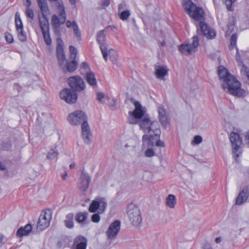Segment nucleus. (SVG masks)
I'll return each instance as SVG.
<instances>
[{"label": "nucleus", "mask_w": 249, "mask_h": 249, "mask_svg": "<svg viewBox=\"0 0 249 249\" xmlns=\"http://www.w3.org/2000/svg\"><path fill=\"white\" fill-rule=\"evenodd\" d=\"M97 41L100 45V48L105 61L107 60V44L106 42V36L105 30H102L98 32L96 35Z\"/></svg>", "instance_id": "9b49d317"}, {"label": "nucleus", "mask_w": 249, "mask_h": 249, "mask_svg": "<svg viewBox=\"0 0 249 249\" xmlns=\"http://www.w3.org/2000/svg\"><path fill=\"white\" fill-rule=\"evenodd\" d=\"M77 94L71 89L64 88L60 92V97L68 104H74L77 99Z\"/></svg>", "instance_id": "f8f14e48"}, {"label": "nucleus", "mask_w": 249, "mask_h": 249, "mask_svg": "<svg viewBox=\"0 0 249 249\" xmlns=\"http://www.w3.org/2000/svg\"><path fill=\"white\" fill-rule=\"evenodd\" d=\"M56 43L57 46L56 50L64 49V43L62 39L60 37H58L56 39Z\"/></svg>", "instance_id": "c03bdc74"}, {"label": "nucleus", "mask_w": 249, "mask_h": 249, "mask_svg": "<svg viewBox=\"0 0 249 249\" xmlns=\"http://www.w3.org/2000/svg\"><path fill=\"white\" fill-rule=\"evenodd\" d=\"M229 30L227 31V34H229V32L230 30H232L233 29V25H228ZM231 32V31H230L229 32V34H230Z\"/></svg>", "instance_id": "e2e57ef3"}, {"label": "nucleus", "mask_w": 249, "mask_h": 249, "mask_svg": "<svg viewBox=\"0 0 249 249\" xmlns=\"http://www.w3.org/2000/svg\"><path fill=\"white\" fill-rule=\"evenodd\" d=\"M145 156L146 157H152L155 155L154 151L151 148H148L145 151Z\"/></svg>", "instance_id": "49530a36"}, {"label": "nucleus", "mask_w": 249, "mask_h": 249, "mask_svg": "<svg viewBox=\"0 0 249 249\" xmlns=\"http://www.w3.org/2000/svg\"><path fill=\"white\" fill-rule=\"evenodd\" d=\"M88 218V213L80 212L77 213L75 217V219L79 224H84Z\"/></svg>", "instance_id": "c756f323"}, {"label": "nucleus", "mask_w": 249, "mask_h": 249, "mask_svg": "<svg viewBox=\"0 0 249 249\" xmlns=\"http://www.w3.org/2000/svg\"><path fill=\"white\" fill-rule=\"evenodd\" d=\"M155 74L157 78L163 79V77L167 74V70L163 67H155Z\"/></svg>", "instance_id": "c85d7f7f"}, {"label": "nucleus", "mask_w": 249, "mask_h": 249, "mask_svg": "<svg viewBox=\"0 0 249 249\" xmlns=\"http://www.w3.org/2000/svg\"><path fill=\"white\" fill-rule=\"evenodd\" d=\"M74 215L72 213L68 214L66 216V219L64 220L65 226L69 229H72L74 227L73 222Z\"/></svg>", "instance_id": "bb28decb"}, {"label": "nucleus", "mask_w": 249, "mask_h": 249, "mask_svg": "<svg viewBox=\"0 0 249 249\" xmlns=\"http://www.w3.org/2000/svg\"><path fill=\"white\" fill-rule=\"evenodd\" d=\"M236 1V0H225V4L226 6L227 10L229 11H233L234 9L232 7V4Z\"/></svg>", "instance_id": "58836bf2"}, {"label": "nucleus", "mask_w": 249, "mask_h": 249, "mask_svg": "<svg viewBox=\"0 0 249 249\" xmlns=\"http://www.w3.org/2000/svg\"><path fill=\"white\" fill-rule=\"evenodd\" d=\"M96 200L98 201V202L100 204L99 208H100V210L104 211L105 209H106L107 206L106 199L105 198L98 197L96 198Z\"/></svg>", "instance_id": "72a5a7b5"}, {"label": "nucleus", "mask_w": 249, "mask_h": 249, "mask_svg": "<svg viewBox=\"0 0 249 249\" xmlns=\"http://www.w3.org/2000/svg\"><path fill=\"white\" fill-rule=\"evenodd\" d=\"M15 24L18 39L22 42L25 41L27 39L26 35L23 31L22 22L19 14L18 12L15 14Z\"/></svg>", "instance_id": "2eb2a0df"}, {"label": "nucleus", "mask_w": 249, "mask_h": 249, "mask_svg": "<svg viewBox=\"0 0 249 249\" xmlns=\"http://www.w3.org/2000/svg\"><path fill=\"white\" fill-rule=\"evenodd\" d=\"M218 75L220 79L224 80V83L222 85L224 89H227L230 94L239 98L245 96V91L241 89L240 82L230 74L226 69L219 67Z\"/></svg>", "instance_id": "f03ea898"}, {"label": "nucleus", "mask_w": 249, "mask_h": 249, "mask_svg": "<svg viewBox=\"0 0 249 249\" xmlns=\"http://www.w3.org/2000/svg\"><path fill=\"white\" fill-rule=\"evenodd\" d=\"M37 4L40 8L42 18L47 17V15L50 14V10L47 1L37 3Z\"/></svg>", "instance_id": "393cba45"}, {"label": "nucleus", "mask_w": 249, "mask_h": 249, "mask_svg": "<svg viewBox=\"0 0 249 249\" xmlns=\"http://www.w3.org/2000/svg\"><path fill=\"white\" fill-rule=\"evenodd\" d=\"M67 176V173L65 172L64 174L62 175V178L63 179H65Z\"/></svg>", "instance_id": "338daca9"}, {"label": "nucleus", "mask_w": 249, "mask_h": 249, "mask_svg": "<svg viewBox=\"0 0 249 249\" xmlns=\"http://www.w3.org/2000/svg\"><path fill=\"white\" fill-rule=\"evenodd\" d=\"M90 181L91 177L88 173L83 170L78 179V188L83 192L86 191L89 188Z\"/></svg>", "instance_id": "f3484780"}, {"label": "nucleus", "mask_w": 249, "mask_h": 249, "mask_svg": "<svg viewBox=\"0 0 249 249\" xmlns=\"http://www.w3.org/2000/svg\"><path fill=\"white\" fill-rule=\"evenodd\" d=\"M135 109L133 111H129L130 116L128 118V122L130 124H136L140 123L141 119L144 115V112L141 104L138 101L134 103Z\"/></svg>", "instance_id": "39448f33"}, {"label": "nucleus", "mask_w": 249, "mask_h": 249, "mask_svg": "<svg viewBox=\"0 0 249 249\" xmlns=\"http://www.w3.org/2000/svg\"><path fill=\"white\" fill-rule=\"evenodd\" d=\"M127 214L129 221L135 227H139L142 222L141 213L139 207L133 203L127 207Z\"/></svg>", "instance_id": "20e7f679"}, {"label": "nucleus", "mask_w": 249, "mask_h": 249, "mask_svg": "<svg viewBox=\"0 0 249 249\" xmlns=\"http://www.w3.org/2000/svg\"><path fill=\"white\" fill-rule=\"evenodd\" d=\"M156 146L163 147L165 146L164 143L163 141H160V139L157 140L155 144Z\"/></svg>", "instance_id": "603ef678"}, {"label": "nucleus", "mask_w": 249, "mask_h": 249, "mask_svg": "<svg viewBox=\"0 0 249 249\" xmlns=\"http://www.w3.org/2000/svg\"><path fill=\"white\" fill-rule=\"evenodd\" d=\"M110 4L109 0H103L102 5L105 6H108Z\"/></svg>", "instance_id": "bf43d9fd"}, {"label": "nucleus", "mask_w": 249, "mask_h": 249, "mask_svg": "<svg viewBox=\"0 0 249 249\" xmlns=\"http://www.w3.org/2000/svg\"><path fill=\"white\" fill-rule=\"evenodd\" d=\"M112 101H113V103L111 104H109V107H110V108L111 109L113 110V109H115L116 108L117 103H116V100L114 99H113Z\"/></svg>", "instance_id": "5fc2aeb1"}, {"label": "nucleus", "mask_w": 249, "mask_h": 249, "mask_svg": "<svg viewBox=\"0 0 249 249\" xmlns=\"http://www.w3.org/2000/svg\"><path fill=\"white\" fill-rule=\"evenodd\" d=\"M121 229V222L116 220L113 221L108 228L106 234L109 239L116 238Z\"/></svg>", "instance_id": "dca6fc26"}, {"label": "nucleus", "mask_w": 249, "mask_h": 249, "mask_svg": "<svg viewBox=\"0 0 249 249\" xmlns=\"http://www.w3.org/2000/svg\"><path fill=\"white\" fill-rule=\"evenodd\" d=\"M107 56H109V58L112 63H115L118 58L117 52L113 49H109L107 47Z\"/></svg>", "instance_id": "7c9ffc66"}, {"label": "nucleus", "mask_w": 249, "mask_h": 249, "mask_svg": "<svg viewBox=\"0 0 249 249\" xmlns=\"http://www.w3.org/2000/svg\"><path fill=\"white\" fill-rule=\"evenodd\" d=\"M221 240H222L221 238L220 237H217L215 238V242L216 243H219L221 241Z\"/></svg>", "instance_id": "69168bd1"}, {"label": "nucleus", "mask_w": 249, "mask_h": 249, "mask_svg": "<svg viewBox=\"0 0 249 249\" xmlns=\"http://www.w3.org/2000/svg\"><path fill=\"white\" fill-rule=\"evenodd\" d=\"M70 62L66 61V63L63 64V66L60 67V69L62 70L64 73L68 72L71 73L74 71L77 68L78 64L75 60V59H71Z\"/></svg>", "instance_id": "aec40b11"}, {"label": "nucleus", "mask_w": 249, "mask_h": 249, "mask_svg": "<svg viewBox=\"0 0 249 249\" xmlns=\"http://www.w3.org/2000/svg\"><path fill=\"white\" fill-rule=\"evenodd\" d=\"M236 60L238 63H241L243 65L244 64L242 60H241V56H240V54H239L238 49H237V52H236Z\"/></svg>", "instance_id": "864d4df0"}, {"label": "nucleus", "mask_w": 249, "mask_h": 249, "mask_svg": "<svg viewBox=\"0 0 249 249\" xmlns=\"http://www.w3.org/2000/svg\"><path fill=\"white\" fill-rule=\"evenodd\" d=\"M153 132L154 133L153 135L145 134L142 136L143 145L147 144V146H152L155 144L157 141L159 140L160 133V129L158 128H155Z\"/></svg>", "instance_id": "4468645a"}, {"label": "nucleus", "mask_w": 249, "mask_h": 249, "mask_svg": "<svg viewBox=\"0 0 249 249\" xmlns=\"http://www.w3.org/2000/svg\"><path fill=\"white\" fill-rule=\"evenodd\" d=\"M52 219V212L50 210L42 211L40 215L37 222V229L40 231L47 228L50 223Z\"/></svg>", "instance_id": "6e6552de"}, {"label": "nucleus", "mask_w": 249, "mask_h": 249, "mask_svg": "<svg viewBox=\"0 0 249 249\" xmlns=\"http://www.w3.org/2000/svg\"><path fill=\"white\" fill-rule=\"evenodd\" d=\"M43 19H39V26L42 33L49 32V24L47 17L43 18Z\"/></svg>", "instance_id": "a878e982"}, {"label": "nucleus", "mask_w": 249, "mask_h": 249, "mask_svg": "<svg viewBox=\"0 0 249 249\" xmlns=\"http://www.w3.org/2000/svg\"><path fill=\"white\" fill-rule=\"evenodd\" d=\"M69 50L71 53L70 57L71 59H75L77 54L76 49L73 46L69 47Z\"/></svg>", "instance_id": "a19ab883"}, {"label": "nucleus", "mask_w": 249, "mask_h": 249, "mask_svg": "<svg viewBox=\"0 0 249 249\" xmlns=\"http://www.w3.org/2000/svg\"><path fill=\"white\" fill-rule=\"evenodd\" d=\"M203 249H213L209 246L206 245L204 247Z\"/></svg>", "instance_id": "774afa93"}, {"label": "nucleus", "mask_w": 249, "mask_h": 249, "mask_svg": "<svg viewBox=\"0 0 249 249\" xmlns=\"http://www.w3.org/2000/svg\"><path fill=\"white\" fill-rule=\"evenodd\" d=\"M100 207V204L98 202L96 198L93 200L89 205V210L90 212L95 213Z\"/></svg>", "instance_id": "473e14b6"}, {"label": "nucleus", "mask_w": 249, "mask_h": 249, "mask_svg": "<svg viewBox=\"0 0 249 249\" xmlns=\"http://www.w3.org/2000/svg\"><path fill=\"white\" fill-rule=\"evenodd\" d=\"M54 29V32L56 35L59 36L60 34V27L59 26H53Z\"/></svg>", "instance_id": "4d7b16f0"}, {"label": "nucleus", "mask_w": 249, "mask_h": 249, "mask_svg": "<svg viewBox=\"0 0 249 249\" xmlns=\"http://www.w3.org/2000/svg\"><path fill=\"white\" fill-rule=\"evenodd\" d=\"M87 246V239L84 236L79 235L74 239L71 249H86Z\"/></svg>", "instance_id": "6ab92c4d"}, {"label": "nucleus", "mask_w": 249, "mask_h": 249, "mask_svg": "<svg viewBox=\"0 0 249 249\" xmlns=\"http://www.w3.org/2000/svg\"><path fill=\"white\" fill-rule=\"evenodd\" d=\"M57 9L59 11L58 16L60 18L55 15H53L52 17V25L53 26H59L60 24H64L66 20V14L63 4L59 3L57 6Z\"/></svg>", "instance_id": "1a4fd4ad"}, {"label": "nucleus", "mask_w": 249, "mask_h": 249, "mask_svg": "<svg viewBox=\"0 0 249 249\" xmlns=\"http://www.w3.org/2000/svg\"><path fill=\"white\" fill-rule=\"evenodd\" d=\"M66 26L68 28L71 27V26L73 27V22H71L70 20L66 21Z\"/></svg>", "instance_id": "052dcab7"}, {"label": "nucleus", "mask_w": 249, "mask_h": 249, "mask_svg": "<svg viewBox=\"0 0 249 249\" xmlns=\"http://www.w3.org/2000/svg\"><path fill=\"white\" fill-rule=\"evenodd\" d=\"M26 14L28 17L31 18L32 19H34V13L33 10L30 7L26 8Z\"/></svg>", "instance_id": "a18cd8bd"}, {"label": "nucleus", "mask_w": 249, "mask_h": 249, "mask_svg": "<svg viewBox=\"0 0 249 249\" xmlns=\"http://www.w3.org/2000/svg\"><path fill=\"white\" fill-rule=\"evenodd\" d=\"M245 141L246 144L249 147V132H247L245 135Z\"/></svg>", "instance_id": "6e6d98bb"}, {"label": "nucleus", "mask_w": 249, "mask_h": 249, "mask_svg": "<svg viewBox=\"0 0 249 249\" xmlns=\"http://www.w3.org/2000/svg\"><path fill=\"white\" fill-rule=\"evenodd\" d=\"M6 40L7 42L11 43L13 41V37L11 34L9 33H6L5 35Z\"/></svg>", "instance_id": "3c124183"}, {"label": "nucleus", "mask_w": 249, "mask_h": 249, "mask_svg": "<svg viewBox=\"0 0 249 249\" xmlns=\"http://www.w3.org/2000/svg\"><path fill=\"white\" fill-rule=\"evenodd\" d=\"M56 53L59 67L63 66V64L67 61L64 49L56 50Z\"/></svg>", "instance_id": "4be33fe9"}, {"label": "nucleus", "mask_w": 249, "mask_h": 249, "mask_svg": "<svg viewBox=\"0 0 249 249\" xmlns=\"http://www.w3.org/2000/svg\"><path fill=\"white\" fill-rule=\"evenodd\" d=\"M158 114L160 123L162 127L166 128L169 124V117L166 109L163 106L159 107Z\"/></svg>", "instance_id": "a211bd4d"}, {"label": "nucleus", "mask_w": 249, "mask_h": 249, "mask_svg": "<svg viewBox=\"0 0 249 249\" xmlns=\"http://www.w3.org/2000/svg\"><path fill=\"white\" fill-rule=\"evenodd\" d=\"M241 71L247 76L248 79H249V68L247 67L244 64L242 66Z\"/></svg>", "instance_id": "8fccbe9b"}, {"label": "nucleus", "mask_w": 249, "mask_h": 249, "mask_svg": "<svg viewBox=\"0 0 249 249\" xmlns=\"http://www.w3.org/2000/svg\"><path fill=\"white\" fill-rule=\"evenodd\" d=\"M237 39V36L235 34H233L231 35L230 39V44L232 47L236 46V41Z\"/></svg>", "instance_id": "37998d69"}, {"label": "nucleus", "mask_w": 249, "mask_h": 249, "mask_svg": "<svg viewBox=\"0 0 249 249\" xmlns=\"http://www.w3.org/2000/svg\"><path fill=\"white\" fill-rule=\"evenodd\" d=\"M67 83L70 89L76 93L83 91L86 88L84 80L78 75L70 77L67 80Z\"/></svg>", "instance_id": "0eeeda50"}, {"label": "nucleus", "mask_w": 249, "mask_h": 249, "mask_svg": "<svg viewBox=\"0 0 249 249\" xmlns=\"http://www.w3.org/2000/svg\"><path fill=\"white\" fill-rule=\"evenodd\" d=\"M248 197V193L247 190L243 189L238 195L236 199V204L241 205L243 204Z\"/></svg>", "instance_id": "b1692460"}, {"label": "nucleus", "mask_w": 249, "mask_h": 249, "mask_svg": "<svg viewBox=\"0 0 249 249\" xmlns=\"http://www.w3.org/2000/svg\"><path fill=\"white\" fill-rule=\"evenodd\" d=\"M6 169V167L5 165L2 164L1 162L0 161V170L1 171H4Z\"/></svg>", "instance_id": "0e129e2a"}, {"label": "nucleus", "mask_w": 249, "mask_h": 249, "mask_svg": "<svg viewBox=\"0 0 249 249\" xmlns=\"http://www.w3.org/2000/svg\"><path fill=\"white\" fill-rule=\"evenodd\" d=\"M32 230V227L31 225L28 224L24 227H20L18 229L17 232V235L19 237L27 235Z\"/></svg>", "instance_id": "412c9836"}, {"label": "nucleus", "mask_w": 249, "mask_h": 249, "mask_svg": "<svg viewBox=\"0 0 249 249\" xmlns=\"http://www.w3.org/2000/svg\"><path fill=\"white\" fill-rule=\"evenodd\" d=\"M44 41L46 45H50L52 44V39L51 38L49 32L42 33Z\"/></svg>", "instance_id": "f704fd0d"}, {"label": "nucleus", "mask_w": 249, "mask_h": 249, "mask_svg": "<svg viewBox=\"0 0 249 249\" xmlns=\"http://www.w3.org/2000/svg\"><path fill=\"white\" fill-rule=\"evenodd\" d=\"M31 4V2L30 0H26V2L24 3V5L26 7V8L30 7Z\"/></svg>", "instance_id": "680f3d73"}, {"label": "nucleus", "mask_w": 249, "mask_h": 249, "mask_svg": "<svg viewBox=\"0 0 249 249\" xmlns=\"http://www.w3.org/2000/svg\"><path fill=\"white\" fill-rule=\"evenodd\" d=\"M58 155V152L56 149V147L52 149L47 155V158L50 160H57Z\"/></svg>", "instance_id": "2f4dec72"}, {"label": "nucleus", "mask_w": 249, "mask_h": 249, "mask_svg": "<svg viewBox=\"0 0 249 249\" xmlns=\"http://www.w3.org/2000/svg\"><path fill=\"white\" fill-rule=\"evenodd\" d=\"M91 221L94 223H98L100 220V216L98 213H94L91 216Z\"/></svg>", "instance_id": "09e8293b"}, {"label": "nucleus", "mask_w": 249, "mask_h": 249, "mask_svg": "<svg viewBox=\"0 0 249 249\" xmlns=\"http://www.w3.org/2000/svg\"><path fill=\"white\" fill-rule=\"evenodd\" d=\"M120 12V18L123 20H126L130 15L129 10L123 11Z\"/></svg>", "instance_id": "4c0bfd02"}, {"label": "nucleus", "mask_w": 249, "mask_h": 249, "mask_svg": "<svg viewBox=\"0 0 249 249\" xmlns=\"http://www.w3.org/2000/svg\"><path fill=\"white\" fill-rule=\"evenodd\" d=\"M86 80L87 83L91 87H94L97 86V81L95 75L91 71L86 73Z\"/></svg>", "instance_id": "5701e85b"}, {"label": "nucleus", "mask_w": 249, "mask_h": 249, "mask_svg": "<svg viewBox=\"0 0 249 249\" xmlns=\"http://www.w3.org/2000/svg\"><path fill=\"white\" fill-rule=\"evenodd\" d=\"M192 43L182 44L179 47L178 50L180 52L183 54H190L196 51V48L199 45V39L196 36L192 37Z\"/></svg>", "instance_id": "ddd939ff"}, {"label": "nucleus", "mask_w": 249, "mask_h": 249, "mask_svg": "<svg viewBox=\"0 0 249 249\" xmlns=\"http://www.w3.org/2000/svg\"><path fill=\"white\" fill-rule=\"evenodd\" d=\"M183 7L185 11L191 18L195 20L199 21L197 26V33L200 32L208 39H213L215 37L216 31L202 21L205 18L204 11L202 8L196 6L192 0H183Z\"/></svg>", "instance_id": "f257e3e1"}, {"label": "nucleus", "mask_w": 249, "mask_h": 249, "mask_svg": "<svg viewBox=\"0 0 249 249\" xmlns=\"http://www.w3.org/2000/svg\"><path fill=\"white\" fill-rule=\"evenodd\" d=\"M126 4L124 2H122L118 6V11L121 12L122 10L124 9V8L125 7Z\"/></svg>", "instance_id": "13d9d810"}, {"label": "nucleus", "mask_w": 249, "mask_h": 249, "mask_svg": "<svg viewBox=\"0 0 249 249\" xmlns=\"http://www.w3.org/2000/svg\"><path fill=\"white\" fill-rule=\"evenodd\" d=\"M68 120L72 125L81 124L82 138L85 143H89L90 142L91 134L85 113L81 110H77L69 114Z\"/></svg>", "instance_id": "7ed1b4c3"}, {"label": "nucleus", "mask_w": 249, "mask_h": 249, "mask_svg": "<svg viewBox=\"0 0 249 249\" xmlns=\"http://www.w3.org/2000/svg\"><path fill=\"white\" fill-rule=\"evenodd\" d=\"M230 140L232 146L233 156L235 158V160L237 161V158L242 153V151H239L240 148L243 145L242 138L238 133L232 132L230 135Z\"/></svg>", "instance_id": "423d86ee"}, {"label": "nucleus", "mask_w": 249, "mask_h": 249, "mask_svg": "<svg viewBox=\"0 0 249 249\" xmlns=\"http://www.w3.org/2000/svg\"><path fill=\"white\" fill-rule=\"evenodd\" d=\"M177 203V199L175 195H169L166 198V205L170 208H174Z\"/></svg>", "instance_id": "cd10ccee"}, {"label": "nucleus", "mask_w": 249, "mask_h": 249, "mask_svg": "<svg viewBox=\"0 0 249 249\" xmlns=\"http://www.w3.org/2000/svg\"><path fill=\"white\" fill-rule=\"evenodd\" d=\"M72 28H73L74 33L75 35H76V36L77 37H80V36H81L80 32L79 30V28H78V27L77 24L76 23V22L74 21H73Z\"/></svg>", "instance_id": "79ce46f5"}, {"label": "nucleus", "mask_w": 249, "mask_h": 249, "mask_svg": "<svg viewBox=\"0 0 249 249\" xmlns=\"http://www.w3.org/2000/svg\"><path fill=\"white\" fill-rule=\"evenodd\" d=\"M11 145L12 143L10 140L3 141L1 143V149L3 150L8 151L11 148Z\"/></svg>", "instance_id": "c9c22d12"}, {"label": "nucleus", "mask_w": 249, "mask_h": 249, "mask_svg": "<svg viewBox=\"0 0 249 249\" xmlns=\"http://www.w3.org/2000/svg\"><path fill=\"white\" fill-rule=\"evenodd\" d=\"M202 141V138L200 136L196 135L194 137L193 142L195 144H198L201 143Z\"/></svg>", "instance_id": "de8ad7c7"}, {"label": "nucleus", "mask_w": 249, "mask_h": 249, "mask_svg": "<svg viewBox=\"0 0 249 249\" xmlns=\"http://www.w3.org/2000/svg\"><path fill=\"white\" fill-rule=\"evenodd\" d=\"M81 73L83 74V72L87 73L90 71V68L88 64L86 62H83L81 64Z\"/></svg>", "instance_id": "e433bc0d"}, {"label": "nucleus", "mask_w": 249, "mask_h": 249, "mask_svg": "<svg viewBox=\"0 0 249 249\" xmlns=\"http://www.w3.org/2000/svg\"><path fill=\"white\" fill-rule=\"evenodd\" d=\"M140 126L145 133H149L153 132L155 128H158V123L157 121L151 122L150 119L146 116H144L141 119L140 121Z\"/></svg>", "instance_id": "9d476101"}, {"label": "nucleus", "mask_w": 249, "mask_h": 249, "mask_svg": "<svg viewBox=\"0 0 249 249\" xmlns=\"http://www.w3.org/2000/svg\"><path fill=\"white\" fill-rule=\"evenodd\" d=\"M104 98L107 100H108L109 97L107 96H105L103 92H98L97 93V99L100 103L102 104L104 103V102L103 101Z\"/></svg>", "instance_id": "ea45409f"}]
</instances>
